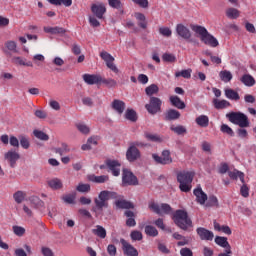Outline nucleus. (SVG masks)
I'll use <instances>...</instances> for the list:
<instances>
[{"mask_svg": "<svg viewBox=\"0 0 256 256\" xmlns=\"http://www.w3.org/2000/svg\"><path fill=\"white\" fill-rule=\"evenodd\" d=\"M228 175L230 179H233L234 181L240 179L241 183H245V173L237 169H234L233 171H228Z\"/></svg>", "mask_w": 256, "mask_h": 256, "instance_id": "21", "label": "nucleus"}, {"mask_svg": "<svg viewBox=\"0 0 256 256\" xmlns=\"http://www.w3.org/2000/svg\"><path fill=\"white\" fill-rule=\"evenodd\" d=\"M108 5H110L112 9H123V3L121 0H108Z\"/></svg>", "mask_w": 256, "mask_h": 256, "instance_id": "50", "label": "nucleus"}, {"mask_svg": "<svg viewBox=\"0 0 256 256\" xmlns=\"http://www.w3.org/2000/svg\"><path fill=\"white\" fill-rule=\"evenodd\" d=\"M69 151H71V149L66 143H62L61 147L55 148V153H57L60 156L65 155V153H69Z\"/></svg>", "mask_w": 256, "mask_h": 256, "instance_id": "44", "label": "nucleus"}, {"mask_svg": "<svg viewBox=\"0 0 256 256\" xmlns=\"http://www.w3.org/2000/svg\"><path fill=\"white\" fill-rule=\"evenodd\" d=\"M195 177V173L189 171L179 172L177 174V181L180 183L179 189L182 193H189L192 188L193 178Z\"/></svg>", "mask_w": 256, "mask_h": 256, "instance_id": "4", "label": "nucleus"}, {"mask_svg": "<svg viewBox=\"0 0 256 256\" xmlns=\"http://www.w3.org/2000/svg\"><path fill=\"white\" fill-rule=\"evenodd\" d=\"M145 233L148 237H157L159 235V231L155 226L147 225L145 226Z\"/></svg>", "mask_w": 256, "mask_h": 256, "instance_id": "39", "label": "nucleus"}, {"mask_svg": "<svg viewBox=\"0 0 256 256\" xmlns=\"http://www.w3.org/2000/svg\"><path fill=\"white\" fill-rule=\"evenodd\" d=\"M122 183L123 185H137V177L132 174L129 170H123L122 173Z\"/></svg>", "mask_w": 256, "mask_h": 256, "instance_id": "12", "label": "nucleus"}, {"mask_svg": "<svg viewBox=\"0 0 256 256\" xmlns=\"http://www.w3.org/2000/svg\"><path fill=\"white\" fill-rule=\"evenodd\" d=\"M92 233L96 235V237H99V239H105V237H107V230L101 225H96V227L92 229Z\"/></svg>", "mask_w": 256, "mask_h": 256, "instance_id": "26", "label": "nucleus"}, {"mask_svg": "<svg viewBox=\"0 0 256 256\" xmlns=\"http://www.w3.org/2000/svg\"><path fill=\"white\" fill-rule=\"evenodd\" d=\"M215 243H216V245H219V247H223V249H225L227 253H233L231 251V245L227 241V238L221 237V236H216Z\"/></svg>", "mask_w": 256, "mask_h": 256, "instance_id": "20", "label": "nucleus"}, {"mask_svg": "<svg viewBox=\"0 0 256 256\" xmlns=\"http://www.w3.org/2000/svg\"><path fill=\"white\" fill-rule=\"evenodd\" d=\"M134 17L138 21V26L141 27V29H147V18L145 14L136 12L134 13Z\"/></svg>", "mask_w": 256, "mask_h": 256, "instance_id": "25", "label": "nucleus"}, {"mask_svg": "<svg viewBox=\"0 0 256 256\" xmlns=\"http://www.w3.org/2000/svg\"><path fill=\"white\" fill-rule=\"evenodd\" d=\"M226 119H229L230 123L238 125L239 127H249V118L242 112H230L226 114Z\"/></svg>", "mask_w": 256, "mask_h": 256, "instance_id": "5", "label": "nucleus"}, {"mask_svg": "<svg viewBox=\"0 0 256 256\" xmlns=\"http://www.w3.org/2000/svg\"><path fill=\"white\" fill-rule=\"evenodd\" d=\"M159 34L162 35V37H171V35H173V31H171L169 27H160Z\"/></svg>", "mask_w": 256, "mask_h": 256, "instance_id": "55", "label": "nucleus"}, {"mask_svg": "<svg viewBox=\"0 0 256 256\" xmlns=\"http://www.w3.org/2000/svg\"><path fill=\"white\" fill-rule=\"evenodd\" d=\"M226 15L229 19H237V17H239V10L235 8H228L226 10Z\"/></svg>", "mask_w": 256, "mask_h": 256, "instance_id": "49", "label": "nucleus"}, {"mask_svg": "<svg viewBox=\"0 0 256 256\" xmlns=\"http://www.w3.org/2000/svg\"><path fill=\"white\" fill-rule=\"evenodd\" d=\"M125 217H127L126 225L127 227H135L137 222L135 221V213L131 210H126L124 212Z\"/></svg>", "mask_w": 256, "mask_h": 256, "instance_id": "22", "label": "nucleus"}, {"mask_svg": "<svg viewBox=\"0 0 256 256\" xmlns=\"http://www.w3.org/2000/svg\"><path fill=\"white\" fill-rule=\"evenodd\" d=\"M145 137L148 141H152L154 143H161L162 139L160 138L159 135L157 134H150V133H146Z\"/></svg>", "mask_w": 256, "mask_h": 256, "instance_id": "53", "label": "nucleus"}, {"mask_svg": "<svg viewBox=\"0 0 256 256\" xmlns=\"http://www.w3.org/2000/svg\"><path fill=\"white\" fill-rule=\"evenodd\" d=\"M240 81L245 87H253L256 83L255 78L251 74H244Z\"/></svg>", "mask_w": 256, "mask_h": 256, "instance_id": "24", "label": "nucleus"}, {"mask_svg": "<svg viewBox=\"0 0 256 256\" xmlns=\"http://www.w3.org/2000/svg\"><path fill=\"white\" fill-rule=\"evenodd\" d=\"M176 33L178 37H181L182 39H185L186 41H189L191 39V30L187 28V26L183 24H177L176 25Z\"/></svg>", "mask_w": 256, "mask_h": 256, "instance_id": "14", "label": "nucleus"}, {"mask_svg": "<svg viewBox=\"0 0 256 256\" xmlns=\"http://www.w3.org/2000/svg\"><path fill=\"white\" fill-rule=\"evenodd\" d=\"M6 49L10 51V53H19V49H17V42L13 40H9L5 43Z\"/></svg>", "mask_w": 256, "mask_h": 256, "instance_id": "42", "label": "nucleus"}, {"mask_svg": "<svg viewBox=\"0 0 256 256\" xmlns=\"http://www.w3.org/2000/svg\"><path fill=\"white\" fill-rule=\"evenodd\" d=\"M45 33H50L51 35H65L66 31L61 27H44Z\"/></svg>", "mask_w": 256, "mask_h": 256, "instance_id": "28", "label": "nucleus"}, {"mask_svg": "<svg viewBox=\"0 0 256 256\" xmlns=\"http://www.w3.org/2000/svg\"><path fill=\"white\" fill-rule=\"evenodd\" d=\"M111 107L114 109V111H116V113H118V115H123L126 105L122 100L115 99L113 100Z\"/></svg>", "mask_w": 256, "mask_h": 256, "instance_id": "19", "label": "nucleus"}, {"mask_svg": "<svg viewBox=\"0 0 256 256\" xmlns=\"http://www.w3.org/2000/svg\"><path fill=\"white\" fill-rule=\"evenodd\" d=\"M76 191H78L79 193H89V191H91V185L79 183L76 187Z\"/></svg>", "mask_w": 256, "mask_h": 256, "instance_id": "48", "label": "nucleus"}, {"mask_svg": "<svg viewBox=\"0 0 256 256\" xmlns=\"http://www.w3.org/2000/svg\"><path fill=\"white\" fill-rule=\"evenodd\" d=\"M13 197L18 204H21L25 201V197H27V194H25V192L23 191H17L14 193Z\"/></svg>", "mask_w": 256, "mask_h": 256, "instance_id": "46", "label": "nucleus"}, {"mask_svg": "<svg viewBox=\"0 0 256 256\" xmlns=\"http://www.w3.org/2000/svg\"><path fill=\"white\" fill-rule=\"evenodd\" d=\"M145 93L148 97H154L153 95H157V93H159V86L151 84L145 88Z\"/></svg>", "mask_w": 256, "mask_h": 256, "instance_id": "36", "label": "nucleus"}, {"mask_svg": "<svg viewBox=\"0 0 256 256\" xmlns=\"http://www.w3.org/2000/svg\"><path fill=\"white\" fill-rule=\"evenodd\" d=\"M152 158L158 165H168L162 156H159L157 154H152Z\"/></svg>", "mask_w": 256, "mask_h": 256, "instance_id": "62", "label": "nucleus"}, {"mask_svg": "<svg viewBox=\"0 0 256 256\" xmlns=\"http://www.w3.org/2000/svg\"><path fill=\"white\" fill-rule=\"evenodd\" d=\"M12 62L15 64V65H22L23 67H33V62L31 61H28L22 57H19V56H15L12 58Z\"/></svg>", "mask_w": 256, "mask_h": 256, "instance_id": "31", "label": "nucleus"}, {"mask_svg": "<svg viewBox=\"0 0 256 256\" xmlns=\"http://www.w3.org/2000/svg\"><path fill=\"white\" fill-rule=\"evenodd\" d=\"M100 83H103L108 89H113L117 87V82L113 78H103L101 77Z\"/></svg>", "mask_w": 256, "mask_h": 256, "instance_id": "37", "label": "nucleus"}, {"mask_svg": "<svg viewBox=\"0 0 256 256\" xmlns=\"http://www.w3.org/2000/svg\"><path fill=\"white\" fill-rule=\"evenodd\" d=\"M205 207H219V200L216 198V196H209Z\"/></svg>", "mask_w": 256, "mask_h": 256, "instance_id": "47", "label": "nucleus"}, {"mask_svg": "<svg viewBox=\"0 0 256 256\" xmlns=\"http://www.w3.org/2000/svg\"><path fill=\"white\" fill-rule=\"evenodd\" d=\"M162 157L164 158L168 165H171V163H173V158H171V152L169 150H163Z\"/></svg>", "mask_w": 256, "mask_h": 256, "instance_id": "57", "label": "nucleus"}, {"mask_svg": "<svg viewBox=\"0 0 256 256\" xmlns=\"http://www.w3.org/2000/svg\"><path fill=\"white\" fill-rule=\"evenodd\" d=\"M120 243L122 245L123 253L127 256H139V252L131 245L129 242H127L125 239H121Z\"/></svg>", "mask_w": 256, "mask_h": 256, "instance_id": "11", "label": "nucleus"}, {"mask_svg": "<svg viewBox=\"0 0 256 256\" xmlns=\"http://www.w3.org/2000/svg\"><path fill=\"white\" fill-rule=\"evenodd\" d=\"M195 123L196 125H198L199 127L202 128H207L209 127V117L205 116V115H200L195 119Z\"/></svg>", "mask_w": 256, "mask_h": 256, "instance_id": "32", "label": "nucleus"}, {"mask_svg": "<svg viewBox=\"0 0 256 256\" xmlns=\"http://www.w3.org/2000/svg\"><path fill=\"white\" fill-rule=\"evenodd\" d=\"M132 241H141L143 239V234L137 230H134L130 233Z\"/></svg>", "mask_w": 256, "mask_h": 256, "instance_id": "58", "label": "nucleus"}, {"mask_svg": "<svg viewBox=\"0 0 256 256\" xmlns=\"http://www.w3.org/2000/svg\"><path fill=\"white\" fill-rule=\"evenodd\" d=\"M125 119L128 121H132V123H135L137 121V112L133 109H127L125 112Z\"/></svg>", "mask_w": 256, "mask_h": 256, "instance_id": "38", "label": "nucleus"}, {"mask_svg": "<svg viewBox=\"0 0 256 256\" xmlns=\"http://www.w3.org/2000/svg\"><path fill=\"white\" fill-rule=\"evenodd\" d=\"M220 131L222 133H226V135H230V137H233L235 135V132H233V129L229 127L227 124H222L220 127Z\"/></svg>", "mask_w": 256, "mask_h": 256, "instance_id": "54", "label": "nucleus"}, {"mask_svg": "<svg viewBox=\"0 0 256 256\" xmlns=\"http://www.w3.org/2000/svg\"><path fill=\"white\" fill-rule=\"evenodd\" d=\"M100 57L101 59H103V61H105L106 67H108V69H110L114 73H119V68H117V66L114 63L115 57H113L110 53L106 51L101 52Z\"/></svg>", "mask_w": 256, "mask_h": 256, "instance_id": "8", "label": "nucleus"}, {"mask_svg": "<svg viewBox=\"0 0 256 256\" xmlns=\"http://www.w3.org/2000/svg\"><path fill=\"white\" fill-rule=\"evenodd\" d=\"M149 208L154 211V213H157V215H171L173 213V208H171V205L162 203L157 204L155 202H152L149 204Z\"/></svg>", "mask_w": 256, "mask_h": 256, "instance_id": "6", "label": "nucleus"}, {"mask_svg": "<svg viewBox=\"0 0 256 256\" xmlns=\"http://www.w3.org/2000/svg\"><path fill=\"white\" fill-rule=\"evenodd\" d=\"M170 103L177 109H185V102L181 101L179 96H171Z\"/></svg>", "mask_w": 256, "mask_h": 256, "instance_id": "33", "label": "nucleus"}, {"mask_svg": "<svg viewBox=\"0 0 256 256\" xmlns=\"http://www.w3.org/2000/svg\"><path fill=\"white\" fill-rule=\"evenodd\" d=\"M51 5H64V7H71L73 0H47Z\"/></svg>", "mask_w": 256, "mask_h": 256, "instance_id": "43", "label": "nucleus"}, {"mask_svg": "<svg viewBox=\"0 0 256 256\" xmlns=\"http://www.w3.org/2000/svg\"><path fill=\"white\" fill-rule=\"evenodd\" d=\"M192 31L200 35V39L202 43L205 45H209L210 47H217L219 45V41L213 35L209 34L207 28L199 25L192 26Z\"/></svg>", "mask_w": 256, "mask_h": 256, "instance_id": "3", "label": "nucleus"}, {"mask_svg": "<svg viewBox=\"0 0 256 256\" xmlns=\"http://www.w3.org/2000/svg\"><path fill=\"white\" fill-rule=\"evenodd\" d=\"M170 129L173 131V133H176V135H185L187 133V128L183 125H172Z\"/></svg>", "mask_w": 256, "mask_h": 256, "instance_id": "40", "label": "nucleus"}, {"mask_svg": "<svg viewBox=\"0 0 256 256\" xmlns=\"http://www.w3.org/2000/svg\"><path fill=\"white\" fill-rule=\"evenodd\" d=\"M88 181H91L92 183H107V181H109V176H96L95 174H92L88 176Z\"/></svg>", "mask_w": 256, "mask_h": 256, "instance_id": "27", "label": "nucleus"}, {"mask_svg": "<svg viewBox=\"0 0 256 256\" xmlns=\"http://www.w3.org/2000/svg\"><path fill=\"white\" fill-rule=\"evenodd\" d=\"M141 158V152L135 145H130L128 150L126 151V159L133 163L134 161H137V159Z\"/></svg>", "mask_w": 256, "mask_h": 256, "instance_id": "9", "label": "nucleus"}, {"mask_svg": "<svg viewBox=\"0 0 256 256\" xmlns=\"http://www.w3.org/2000/svg\"><path fill=\"white\" fill-rule=\"evenodd\" d=\"M106 166L114 177L121 175V163L117 160H106Z\"/></svg>", "mask_w": 256, "mask_h": 256, "instance_id": "10", "label": "nucleus"}, {"mask_svg": "<svg viewBox=\"0 0 256 256\" xmlns=\"http://www.w3.org/2000/svg\"><path fill=\"white\" fill-rule=\"evenodd\" d=\"M197 235L200 237L201 241H213L215 234L211 230H208L203 227H199L196 229Z\"/></svg>", "mask_w": 256, "mask_h": 256, "instance_id": "13", "label": "nucleus"}, {"mask_svg": "<svg viewBox=\"0 0 256 256\" xmlns=\"http://www.w3.org/2000/svg\"><path fill=\"white\" fill-rule=\"evenodd\" d=\"M77 129H78V131H80V133H83V135H89V132L91 131L89 129V126H87L86 124H83V123L77 124Z\"/></svg>", "mask_w": 256, "mask_h": 256, "instance_id": "56", "label": "nucleus"}, {"mask_svg": "<svg viewBox=\"0 0 256 256\" xmlns=\"http://www.w3.org/2000/svg\"><path fill=\"white\" fill-rule=\"evenodd\" d=\"M83 81L87 85H99L101 83V75L84 74Z\"/></svg>", "mask_w": 256, "mask_h": 256, "instance_id": "18", "label": "nucleus"}, {"mask_svg": "<svg viewBox=\"0 0 256 256\" xmlns=\"http://www.w3.org/2000/svg\"><path fill=\"white\" fill-rule=\"evenodd\" d=\"M91 11L97 19H103V16L107 13V8H105V4H92Z\"/></svg>", "mask_w": 256, "mask_h": 256, "instance_id": "15", "label": "nucleus"}, {"mask_svg": "<svg viewBox=\"0 0 256 256\" xmlns=\"http://www.w3.org/2000/svg\"><path fill=\"white\" fill-rule=\"evenodd\" d=\"M175 77H183L184 79H191V69L176 72Z\"/></svg>", "mask_w": 256, "mask_h": 256, "instance_id": "51", "label": "nucleus"}, {"mask_svg": "<svg viewBox=\"0 0 256 256\" xmlns=\"http://www.w3.org/2000/svg\"><path fill=\"white\" fill-rule=\"evenodd\" d=\"M193 194L195 195L196 201L199 203V205H205L207 202V194L203 192L201 186H198L196 189H194Z\"/></svg>", "mask_w": 256, "mask_h": 256, "instance_id": "17", "label": "nucleus"}, {"mask_svg": "<svg viewBox=\"0 0 256 256\" xmlns=\"http://www.w3.org/2000/svg\"><path fill=\"white\" fill-rule=\"evenodd\" d=\"M224 94L226 99H230V101H239L241 99L239 93L231 88H226Z\"/></svg>", "mask_w": 256, "mask_h": 256, "instance_id": "23", "label": "nucleus"}, {"mask_svg": "<svg viewBox=\"0 0 256 256\" xmlns=\"http://www.w3.org/2000/svg\"><path fill=\"white\" fill-rule=\"evenodd\" d=\"M173 221L183 231H187L189 227H193V221H191L189 214L185 210H176L173 215Z\"/></svg>", "mask_w": 256, "mask_h": 256, "instance_id": "2", "label": "nucleus"}, {"mask_svg": "<svg viewBox=\"0 0 256 256\" xmlns=\"http://www.w3.org/2000/svg\"><path fill=\"white\" fill-rule=\"evenodd\" d=\"M213 105L215 109H227V107H231V102L215 98L213 99Z\"/></svg>", "mask_w": 256, "mask_h": 256, "instance_id": "30", "label": "nucleus"}, {"mask_svg": "<svg viewBox=\"0 0 256 256\" xmlns=\"http://www.w3.org/2000/svg\"><path fill=\"white\" fill-rule=\"evenodd\" d=\"M219 77L223 83H229L233 79V74L229 70H222L219 73Z\"/></svg>", "mask_w": 256, "mask_h": 256, "instance_id": "34", "label": "nucleus"}, {"mask_svg": "<svg viewBox=\"0 0 256 256\" xmlns=\"http://www.w3.org/2000/svg\"><path fill=\"white\" fill-rule=\"evenodd\" d=\"M33 135L37 139H40V141H49V135H47L45 132H43L41 130H34Z\"/></svg>", "mask_w": 256, "mask_h": 256, "instance_id": "45", "label": "nucleus"}, {"mask_svg": "<svg viewBox=\"0 0 256 256\" xmlns=\"http://www.w3.org/2000/svg\"><path fill=\"white\" fill-rule=\"evenodd\" d=\"M181 256H193V250L190 248L184 247L180 250Z\"/></svg>", "mask_w": 256, "mask_h": 256, "instance_id": "64", "label": "nucleus"}, {"mask_svg": "<svg viewBox=\"0 0 256 256\" xmlns=\"http://www.w3.org/2000/svg\"><path fill=\"white\" fill-rule=\"evenodd\" d=\"M162 59L166 63H175L177 58L173 54L165 53V54H163Z\"/></svg>", "mask_w": 256, "mask_h": 256, "instance_id": "59", "label": "nucleus"}, {"mask_svg": "<svg viewBox=\"0 0 256 256\" xmlns=\"http://www.w3.org/2000/svg\"><path fill=\"white\" fill-rule=\"evenodd\" d=\"M181 117V113L175 109H169L165 114V119L167 121H175Z\"/></svg>", "mask_w": 256, "mask_h": 256, "instance_id": "29", "label": "nucleus"}, {"mask_svg": "<svg viewBox=\"0 0 256 256\" xmlns=\"http://www.w3.org/2000/svg\"><path fill=\"white\" fill-rule=\"evenodd\" d=\"M75 197H76V194H67L65 196L62 197L63 199V202L64 203H68V205H73L75 204Z\"/></svg>", "mask_w": 256, "mask_h": 256, "instance_id": "52", "label": "nucleus"}, {"mask_svg": "<svg viewBox=\"0 0 256 256\" xmlns=\"http://www.w3.org/2000/svg\"><path fill=\"white\" fill-rule=\"evenodd\" d=\"M240 195H242V197H249V186H247V184H245V180L244 183H242V186L240 188Z\"/></svg>", "mask_w": 256, "mask_h": 256, "instance_id": "60", "label": "nucleus"}, {"mask_svg": "<svg viewBox=\"0 0 256 256\" xmlns=\"http://www.w3.org/2000/svg\"><path fill=\"white\" fill-rule=\"evenodd\" d=\"M161 105H163L161 98L150 97V102L145 105V109L150 113V115H157V113L161 111Z\"/></svg>", "mask_w": 256, "mask_h": 256, "instance_id": "7", "label": "nucleus"}, {"mask_svg": "<svg viewBox=\"0 0 256 256\" xmlns=\"http://www.w3.org/2000/svg\"><path fill=\"white\" fill-rule=\"evenodd\" d=\"M119 195L116 192L103 190L98 194V197L94 199L95 207L93 211L95 213H101L103 209L109 207V199H118Z\"/></svg>", "mask_w": 256, "mask_h": 256, "instance_id": "1", "label": "nucleus"}, {"mask_svg": "<svg viewBox=\"0 0 256 256\" xmlns=\"http://www.w3.org/2000/svg\"><path fill=\"white\" fill-rule=\"evenodd\" d=\"M13 232L18 236V237H23L25 235V228L21 226H13Z\"/></svg>", "mask_w": 256, "mask_h": 256, "instance_id": "61", "label": "nucleus"}, {"mask_svg": "<svg viewBox=\"0 0 256 256\" xmlns=\"http://www.w3.org/2000/svg\"><path fill=\"white\" fill-rule=\"evenodd\" d=\"M115 205L118 209H133V203L127 200H117Z\"/></svg>", "mask_w": 256, "mask_h": 256, "instance_id": "35", "label": "nucleus"}, {"mask_svg": "<svg viewBox=\"0 0 256 256\" xmlns=\"http://www.w3.org/2000/svg\"><path fill=\"white\" fill-rule=\"evenodd\" d=\"M20 157L21 156L19 155V153L13 150L6 152L4 155L6 161L10 163V167H15V164L17 163V161H19Z\"/></svg>", "mask_w": 256, "mask_h": 256, "instance_id": "16", "label": "nucleus"}, {"mask_svg": "<svg viewBox=\"0 0 256 256\" xmlns=\"http://www.w3.org/2000/svg\"><path fill=\"white\" fill-rule=\"evenodd\" d=\"M41 253H42V255H44V256H54V255H55V254L53 253V250H51V248L45 247V246H43V247L41 248Z\"/></svg>", "mask_w": 256, "mask_h": 256, "instance_id": "63", "label": "nucleus"}, {"mask_svg": "<svg viewBox=\"0 0 256 256\" xmlns=\"http://www.w3.org/2000/svg\"><path fill=\"white\" fill-rule=\"evenodd\" d=\"M48 185L51 189L54 190L61 189V187H63V183L61 182V180H59V178H54L48 181Z\"/></svg>", "mask_w": 256, "mask_h": 256, "instance_id": "41", "label": "nucleus"}]
</instances>
